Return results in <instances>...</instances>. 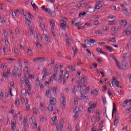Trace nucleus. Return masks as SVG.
Wrapping results in <instances>:
<instances>
[{
	"instance_id": "1",
	"label": "nucleus",
	"mask_w": 131,
	"mask_h": 131,
	"mask_svg": "<svg viewBox=\"0 0 131 131\" xmlns=\"http://www.w3.org/2000/svg\"><path fill=\"white\" fill-rule=\"evenodd\" d=\"M64 72V71L61 70L59 72V78L58 79V82H62L63 81V84H65L66 83V80L68 79V78L69 77V71H67L66 73L64 74V76L63 77V73Z\"/></svg>"
},
{
	"instance_id": "2",
	"label": "nucleus",
	"mask_w": 131,
	"mask_h": 131,
	"mask_svg": "<svg viewBox=\"0 0 131 131\" xmlns=\"http://www.w3.org/2000/svg\"><path fill=\"white\" fill-rule=\"evenodd\" d=\"M42 11H45L46 13H48L49 15H50V16H52V17H55L56 16V13L55 11H51V9L50 8H46L45 6H42L41 7Z\"/></svg>"
},
{
	"instance_id": "3",
	"label": "nucleus",
	"mask_w": 131,
	"mask_h": 131,
	"mask_svg": "<svg viewBox=\"0 0 131 131\" xmlns=\"http://www.w3.org/2000/svg\"><path fill=\"white\" fill-rule=\"evenodd\" d=\"M64 127V120L61 119L59 121V125H56L55 131H63Z\"/></svg>"
},
{
	"instance_id": "4",
	"label": "nucleus",
	"mask_w": 131,
	"mask_h": 131,
	"mask_svg": "<svg viewBox=\"0 0 131 131\" xmlns=\"http://www.w3.org/2000/svg\"><path fill=\"white\" fill-rule=\"evenodd\" d=\"M60 22V28L62 29V30H66V28H69V27L67 26V21L64 20H61Z\"/></svg>"
},
{
	"instance_id": "5",
	"label": "nucleus",
	"mask_w": 131,
	"mask_h": 131,
	"mask_svg": "<svg viewBox=\"0 0 131 131\" xmlns=\"http://www.w3.org/2000/svg\"><path fill=\"white\" fill-rule=\"evenodd\" d=\"M77 83L78 84V89H79V88H82V85H83L84 88H85V86L88 85L87 82H83V81H81L80 80H78V81L77 82Z\"/></svg>"
},
{
	"instance_id": "6",
	"label": "nucleus",
	"mask_w": 131,
	"mask_h": 131,
	"mask_svg": "<svg viewBox=\"0 0 131 131\" xmlns=\"http://www.w3.org/2000/svg\"><path fill=\"white\" fill-rule=\"evenodd\" d=\"M46 57H36L34 59V62H37L39 61L40 62H45V61H49L48 59H46Z\"/></svg>"
},
{
	"instance_id": "7",
	"label": "nucleus",
	"mask_w": 131,
	"mask_h": 131,
	"mask_svg": "<svg viewBox=\"0 0 131 131\" xmlns=\"http://www.w3.org/2000/svg\"><path fill=\"white\" fill-rule=\"evenodd\" d=\"M80 93L81 95H86V94H89L90 93V86H88L85 89L84 91L83 90H80Z\"/></svg>"
},
{
	"instance_id": "8",
	"label": "nucleus",
	"mask_w": 131,
	"mask_h": 131,
	"mask_svg": "<svg viewBox=\"0 0 131 131\" xmlns=\"http://www.w3.org/2000/svg\"><path fill=\"white\" fill-rule=\"evenodd\" d=\"M61 105L63 107H66V98L64 96L60 97Z\"/></svg>"
},
{
	"instance_id": "9",
	"label": "nucleus",
	"mask_w": 131,
	"mask_h": 131,
	"mask_svg": "<svg viewBox=\"0 0 131 131\" xmlns=\"http://www.w3.org/2000/svg\"><path fill=\"white\" fill-rule=\"evenodd\" d=\"M50 102V105L53 106L56 105V101L55 98L51 97Z\"/></svg>"
},
{
	"instance_id": "10",
	"label": "nucleus",
	"mask_w": 131,
	"mask_h": 131,
	"mask_svg": "<svg viewBox=\"0 0 131 131\" xmlns=\"http://www.w3.org/2000/svg\"><path fill=\"white\" fill-rule=\"evenodd\" d=\"M122 65L123 66V70H125V69H126L127 68V62H126V61H125V60L123 59L122 61Z\"/></svg>"
},
{
	"instance_id": "11",
	"label": "nucleus",
	"mask_w": 131,
	"mask_h": 131,
	"mask_svg": "<svg viewBox=\"0 0 131 131\" xmlns=\"http://www.w3.org/2000/svg\"><path fill=\"white\" fill-rule=\"evenodd\" d=\"M115 119L114 120V125H115V126H117V123H118V119L117 118H118V115L117 114H115Z\"/></svg>"
},
{
	"instance_id": "12",
	"label": "nucleus",
	"mask_w": 131,
	"mask_h": 131,
	"mask_svg": "<svg viewBox=\"0 0 131 131\" xmlns=\"http://www.w3.org/2000/svg\"><path fill=\"white\" fill-rule=\"evenodd\" d=\"M74 112L75 113V120H76V119H78V118H79V114H78V112L76 111V108L75 109Z\"/></svg>"
},
{
	"instance_id": "13",
	"label": "nucleus",
	"mask_w": 131,
	"mask_h": 131,
	"mask_svg": "<svg viewBox=\"0 0 131 131\" xmlns=\"http://www.w3.org/2000/svg\"><path fill=\"white\" fill-rule=\"evenodd\" d=\"M33 30H34L33 27H32V26H30L29 27L30 31L29 32V34L31 36H32V35H33Z\"/></svg>"
},
{
	"instance_id": "14",
	"label": "nucleus",
	"mask_w": 131,
	"mask_h": 131,
	"mask_svg": "<svg viewBox=\"0 0 131 131\" xmlns=\"http://www.w3.org/2000/svg\"><path fill=\"white\" fill-rule=\"evenodd\" d=\"M95 9L92 8L91 6H89L88 8V11H86V13H93V12H95Z\"/></svg>"
},
{
	"instance_id": "15",
	"label": "nucleus",
	"mask_w": 131,
	"mask_h": 131,
	"mask_svg": "<svg viewBox=\"0 0 131 131\" xmlns=\"http://www.w3.org/2000/svg\"><path fill=\"white\" fill-rule=\"evenodd\" d=\"M96 51L98 52V53H100V54H103V55L107 56V53L102 51V50L100 48H96Z\"/></svg>"
},
{
	"instance_id": "16",
	"label": "nucleus",
	"mask_w": 131,
	"mask_h": 131,
	"mask_svg": "<svg viewBox=\"0 0 131 131\" xmlns=\"http://www.w3.org/2000/svg\"><path fill=\"white\" fill-rule=\"evenodd\" d=\"M99 93V89H96L94 91H91V94L94 95V96H97Z\"/></svg>"
},
{
	"instance_id": "17",
	"label": "nucleus",
	"mask_w": 131,
	"mask_h": 131,
	"mask_svg": "<svg viewBox=\"0 0 131 131\" xmlns=\"http://www.w3.org/2000/svg\"><path fill=\"white\" fill-rule=\"evenodd\" d=\"M102 8V4H98L96 5H95L94 10H100Z\"/></svg>"
},
{
	"instance_id": "18",
	"label": "nucleus",
	"mask_w": 131,
	"mask_h": 131,
	"mask_svg": "<svg viewBox=\"0 0 131 131\" xmlns=\"http://www.w3.org/2000/svg\"><path fill=\"white\" fill-rule=\"evenodd\" d=\"M33 2H31V6L33 8V10H34V11H37L38 10V7H37V6H36V5H35V4H32Z\"/></svg>"
},
{
	"instance_id": "19",
	"label": "nucleus",
	"mask_w": 131,
	"mask_h": 131,
	"mask_svg": "<svg viewBox=\"0 0 131 131\" xmlns=\"http://www.w3.org/2000/svg\"><path fill=\"white\" fill-rule=\"evenodd\" d=\"M105 48L109 52H112V50H113V48H112L111 46H108L106 45L105 46Z\"/></svg>"
},
{
	"instance_id": "20",
	"label": "nucleus",
	"mask_w": 131,
	"mask_h": 131,
	"mask_svg": "<svg viewBox=\"0 0 131 131\" xmlns=\"http://www.w3.org/2000/svg\"><path fill=\"white\" fill-rule=\"evenodd\" d=\"M117 111V110H116V104H115V103H113V113H116V112Z\"/></svg>"
},
{
	"instance_id": "21",
	"label": "nucleus",
	"mask_w": 131,
	"mask_h": 131,
	"mask_svg": "<svg viewBox=\"0 0 131 131\" xmlns=\"http://www.w3.org/2000/svg\"><path fill=\"white\" fill-rule=\"evenodd\" d=\"M21 62L22 60L20 59H18L17 64H19L18 68H19V69H21V68H22V63H21Z\"/></svg>"
},
{
	"instance_id": "22",
	"label": "nucleus",
	"mask_w": 131,
	"mask_h": 131,
	"mask_svg": "<svg viewBox=\"0 0 131 131\" xmlns=\"http://www.w3.org/2000/svg\"><path fill=\"white\" fill-rule=\"evenodd\" d=\"M53 68L54 69V73L57 74V72H58V69L59 68V66L58 64H56L55 67H54Z\"/></svg>"
},
{
	"instance_id": "23",
	"label": "nucleus",
	"mask_w": 131,
	"mask_h": 131,
	"mask_svg": "<svg viewBox=\"0 0 131 131\" xmlns=\"http://www.w3.org/2000/svg\"><path fill=\"white\" fill-rule=\"evenodd\" d=\"M126 35H129L130 34V28L128 27L126 29Z\"/></svg>"
},
{
	"instance_id": "24",
	"label": "nucleus",
	"mask_w": 131,
	"mask_h": 131,
	"mask_svg": "<svg viewBox=\"0 0 131 131\" xmlns=\"http://www.w3.org/2000/svg\"><path fill=\"white\" fill-rule=\"evenodd\" d=\"M120 24H121V25H122L123 26H125L127 24V23L126 22V20H121Z\"/></svg>"
},
{
	"instance_id": "25",
	"label": "nucleus",
	"mask_w": 131,
	"mask_h": 131,
	"mask_svg": "<svg viewBox=\"0 0 131 131\" xmlns=\"http://www.w3.org/2000/svg\"><path fill=\"white\" fill-rule=\"evenodd\" d=\"M42 73V74H43V75L48 74V75H50V73L47 72V68H44L43 69Z\"/></svg>"
},
{
	"instance_id": "26",
	"label": "nucleus",
	"mask_w": 131,
	"mask_h": 131,
	"mask_svg": "<svg viewBox=\"0 0 131 131\" xmlns=\"http://www.w3.org/2000/svg\"><path fill=\"white\" fill-rule=\"evenodd\" d=\"M51 33H52L53 36H56V32H55V29L53 27H51Z\"/></svg>"
},
{
	"instance_id": "27",
	"label": "nucleus",
	"mask_w": 131,
	"mask_h": 131,
	"mask_svg": "<svg viewBox=\"0 0 131 131\" xmlns=\"http://www.w3.org/2000/svg\"><path fill=\"white\" fill-rule=\"evenodd\" d=\"M45 40H47V41H48V42H51V39L49 38L48 34H45Z\"/></svg>"
},
{
	"instance_id": "28",
	"label": "nucleus",
	"mask_w": 131,
	"mask_h": 131,
	"mask_svg": "<svg viewBox=\"0 0 131 131\" xmlns=\"http://www.w3.org/2000/svg\"><path fill=\"white\" fill-rule=\"evenodd\" d=\"M25 19L26 24H27V25H30V24H31V21H30V20L27 17H25Z\"/></svg>"
},
{
	"instance_id": "29",
	"label": "nucleus",
	"mask_w": 131,
	"mask_h": 131,
	"mask_svg": "<svg viewBox=\"0 0 131 131\" xmlns=\"http://www.w3.org/2000/svg\"><path fill=\"white\" fill-rule=\"evenodd\" d=\"M11 128L13 130H15L16 129V124L13 122L11 124Z\"/></svg>"
},
{
	"instance_id": "30",
	"label": "nucleus",
	"mask_w": 131,
	"mask_h": 131,
	"mask_svg": "<svg viewBox=\"0 0 131 131\" xmlns=\"http://www.w3.org/2000/svg\"><path fill=\"white\" fill-rule=\"evenodd\" d=\"M52 90L53 91V93L54 94V95H57V93H58V89H57V88L56 87H53Z\"/></svg>"
},
{
	"instance_id": "31",
	"label": "nucleus",
	"mask_w": 131,
	"mask_h": 131,
	"mask_svg": "<svg viewBox=\"0 0 131 131\" xmlns=\"http://www.w3.org/2000/svg\"><path fill=\"white\" fill-rule=\"evenodd\" d=\"M27 54L28 55V56H32V51L31 50V49H28L27 50Z\"/></svg>"
},
{
	"instance_id": "32",
	"label": "nucleus",
	"mask_w": 131,
	"mask_h": 131,
	"mask_svg": "<svg viewBox=\"0 0 131 131\" xmlns=\"http://www.w3.org/2000/svg\"><path fill=\"white\" fill-rule=\"evenodd\" d=\"M47 109H48L49 111L50 112H52L53 110H54V107L52 106V105H49V107H47Z\"/></svg>"
},
{
	"instance_id": "33",
	"label": "nucleus",
	"mask_w": 131,
	"mask_h": 131,
	"mask_svg": "<svg viewBox=\"0 0 131 131\" xmlns=\"http://www.w3.org/2000/svg\"><path fill=\"white\" fill-rule=\"evenodd\" d=\"M25 78H26V76H24L23 78H20L21 84H23L25 82Z\"/></svg>"
},
{
	"instance_id": "34",
	"label": "nucleus",
	"mask_w": 131,
	"mask_h": 131,
	"mask_svg": "<svg viewBox=\"0 0 131 131\" xmlns=\"http://www.w3.org/2000/svg\"><path fill=\"white\" fill-rule=\"evenodd\" d=\"M115 84L117 88H119L120 89H121V88H122L121 86H119V82H118V81H116L115 82Z\"/></svg>"
},
{
	"instance_id": "35",
	"label": "nucleus",
	"mask_w": 131,
	"mask_h": 131,
	"mask_svg": "<svg viewBox=\"0 0 131 131\" xmlns=\"http://www.w3.org/2000/svg\"><path fill=\"white\" fill-rule=\"evenodd\" d=\"M71 70H72V71H75L76 70V67H75V64L73 63L71 67Z\"/></svg>"
},
{
	"instance_id": "36",
	"label": "nucleus",
	"mask_w": 131,
	"mask_h": 131,
	"mask_svg": "<svg viewBox=\"0 0 131 131\" xmlns=\"http://www.w3.org/2000/svg\"><path fill=\"white\" fill-rule=\"evenodd\" d=\"M85 14H86V12H81L78 15V17L79 18H80V17H81V16H85Z\"/></svg>"
},
{
	"instance_id": "37",
	"label": "nucleus",
	"mask_w": 131,
	"mask_h": 131,
	"mask_svg": "<svg viewBox=\"0 0 131 131\" xmlns=\"http://www.w3.org/2000/svg\"><path fill=\"white\" fill-rule=\"evenodd\" d=\"M123 14L126 15V16H128V12H127V9H125L123 10Z\"/></svg>"
},
{
	"instance_id": "38",
	"label": "nucleus",
	"mask_w": 131,
	"mask_h": 131,
	"mask_svg": "<svg viewBox=\"0 0 131 131\" xmlns=\"http://www.w3.org/2000/svg\"><path fill=\"white\" fill-rule=\"evenodd\" d=\"M51 92H52V91H51L50 90L46 91V96H47L48 98H49V95H50V93H51Z\"/></svg>"
},
{
	"instance_id": "39",
	"label": "nucleus",
	"mask_w": 131,
	"mask_h": 131,
	"mask_svg": "<svg viewBox=\"0 0 131 131\" xmlns=\"http://www.w3.org/2000/svg\"><path fill=\"white\" fill-rule=\"evenodd\" d=\"M89 42H90V43H95V42H96V40L95 39H89L88 41V43H89Z\"/></svg>"
},
{
	"instance_id": "40",
	"label": "nucleus",
	"mask_w": 131,
	"mask_h": 131,
	"mask_svg": "<svg viewBox=\"0 0 131 131\" xmlns=\"http://www.w3.org/2000/svg\"><path fill=\"white\" fill-rule=\"evenodd\" d=\"M28 17L29 18H30V19H31V20H33V16H32L31 13H30V12H28Z\"/></svg>"
},
{
	"instance_id": "41",
	"label": "nucleus",
	"mask_w": 131,
	"mask_h": 131,
	"mask_svg": "<svg viewBox=\"0 0 131 131\" xmlns=\"http://www.w3.org/2000/svg\"><path fill=\"white\" fill-rule=\"evenodd\" d=\"M86 52H87V53H88V56L89 57L92 56V53L91 52V51H90V50L86 49Z\"/></svg>"
},
{
	"instance_id": "42",
	"label": "nucleus",
	"mask_w": 131,
	"mask_h": 131,
	"mask_svg": "<svg viewBox=\"0 0 131 131\" xmlns=\"http://www.w3.org/2000/svg\"><path fill=\"white\" fill-rule=\"evenodd\" d=\"M50 25L51 27H54L55 26V22L54 21V20H51L50 21Z\"/></svg>"
},
{
	"instance_id": "43",
	"label": "nucleus",
	"mask_w": 131,
	"mask_h": 131,
	"mask_svg": "<svg viewBox=\"0 0 131 131\" xmlns=\"http://www.w3.org/2000/svg\"><path fill=\"white\" fill-rule=\"evenodd\" d=\"M108 41L110 42H115L116 41V39L115 37L111 38L110 40H108Z\"/></svg>"
},
{
	"instance_id": "44",
	"label": "nucleus",
	"mask_w": 131,
	"mask_h": 131,
	"mask_svg": "<svg viewBox=\"0 0 131 131\" xmlns=\"http://www.w3.org/2000/svg\"><path fill=\"white\" fill-rule=\"evenodd\" d=\"M128 102H129L128 100H127V99L126 101H125L122 107H126V106L127 105V104H128Z\"/></svg>"
},
{
	"instance_id": "45",
	"label": "nucleus",
	"mask_w": 131,
	"mask_h": 131,
	"mask_svg": "<svg viewBox=\"0 0 131 131\" xmlns=\"http://www.w3.org/2000/svg\"><path fill=\"white\" fill-rule=\"evenodd\" d=\"M12 15L13 17H16L17 16V13H16V10L12 11Z\"/></svg>"
},
{
	"instance_id": "46",
	"label": "nucleus",
	"mask_w": 131,
	"mask_h": 131,
	"mask_svg": "<svg viewBox=\"0 0 131 131\" xmlns=\"http://www.w3.org/2000/svg\"><path fill=\"white\" fill-rule=\"evenodd\" d=\"M102 101H103V104L104 105H105V104L107 103V100H106V98L103 97V96H102Z\"/></svg>"
},
{
	"instance_id": "47",
	"label": "nucleus",
	"mask_w": 131,
	"mask_h": 131,
	"mask_svg": "<svg viewBox=\"0 0 131 131\" xmlns=\"http://www.w3.org/2000/svg\"><path fill=\"white\" fill-rule=\"evenodd\" d=\"M95 34H103V32H102V30H99L96 32H95Z\"/></svg>"
},
{
	"instance_id": "48",
	"label": "nucleus",
	"mask_w": 131,
	"mask_h": 131,
	"mask_svg": "<svg viewBox=\"0 0 131 131\" xmlns=\"http://www.w3.org/2000/svg\"><path fill=\"white\" fill-rule=\"evenodd\" d=\"M71 70V67H70V66H68L66 69V72H67V71H69V73H70Z\"/></svg>"
},
{
	"instance_id": "49",
	"label": "nucleus",
	"mask_w": 131,
	"mask_h": 131,
	"mask_svg": "<svg viewBox=\"0 0 131 131\" xmlns=\"http://www.w3.org/2000/svg\"><path fill=\"white\" fill-rule=\"evenodd\" d=\"M38 112V110L36 108H34L33 111V113L34 114H37V112Z\"/></svg>"
},
{
	"instance_id": "50",
	"label": "nucleus",
	"mask_w": 131,
	"mask_h": 131,
	"mask_svg": "<svg viewBox=\"0 0 131 131\" xmlns=\"http://www.w3.org/2000/svg\"><path fill=\"white\" fill-rule=\"evenodd\" d=\"M37 38H38V40H41L42 37L40 34H38Z\"/></svg>"
},
{
	"instance_id": "51",
	"label": "nucleus",
	"mask_w": 131,
	"mask_h": 131,
	"mask_svg": "<svg viewBox=\"0 0 131 131\" xmlns=\"http://www.w3.org/2000/svg\"><path fill=\"white\" fill-rule=\"evenodd\" d=\"M76 92H77V90H76V85H75L74 86V88L73 89V93H74V94H75Z\"/></svg>"
},
{
	"instance_id": "52",
	"label": "nucleus",
	"mask_w": 131,
	"mask_h": 131,
	"mask_svg": "<svg viewBox=\"0 0 131 131\" xmlns=\"http://www.w3.org/2000/svg\"><path fill=\"white\" fill-rule=\"evenodd\" d=\"M26 110L27 111H29L30 110V106L28 104H26Z\"/></svg>"
},
{
	"instance_id": "53",
	"label": "nucleus",
	"mask_w": 131,
	"mask_h": 131,
	"mask_svg": "<svg viewBox=\"0 0 131 131\" xmlns=\"http://www.w3.org/2000/svg\"><path fill=\"white\" fill-rule=\"evenodd\" d=\"M70 42H71V40L69 38H67L66 40V43H67V45L70 44Z\"/></svg>"
},
{
	"instance_id": "54",
	"label": "nucleus",
	"mask_w": 131,
	"mask_h": 131,
	"mask_svg": "<svg viewBox=\"0 0 131 131\" xmlns=\"http://www.w3.org/2000/svg\"><path fill=\"white\" fill-rule=\"evenodd\" d=\"M87 97L83 95H82V96H80V100H83L84 99H86Z\"/></svg>"
},
{
	"instance_id": "55",
	"label": "nucleus",
	"mask_w": 131,
	"mask_h": 131,
	"mask_svg": "<svg viewBox=\"0 0 131 131\" xmlns=\"http://www.w3.org/2000/svg\"><path fill=\"white\" fill-rule=\"evenodd\" d=\"M91 107L92 109H94V108H96V107H97V104H96V103H93L91 105Z\"/></svg>"
},
{
	"instance_id": "56",
	"label": "nucleus",
	"mask_w": 131,
	"mask_h": 131,
	"mask_svg": "<svg viewBox=\"0 0 131 131\" xmlns=\"http://www.w3.org/2000/svg\"><path fill=\"white\" fill-rule=\"evenodd\" d=\"M57 123H58V121H53L52 123V125H56V127L57 126Z\"/></svg>"
},
{
	"instance_id": "57",
	"label": "nucleus",
	"mask_w": 131,
	"mask_h": 131,
	"mask_svg": "<svg viewBox=\"0 0 131 131\" xmlns=\"http://www.w3.org/2000/svg\"><path fill=\"white\" fill-rule=\"evenodd\" d=\"M26 93H27L26 90H25V89H23V90H21V94H22L23 95H25V94H26Z\"/></svg>"
},
{
	"instance_id": "58",
	"label": "nucleus",
	"mask_w": 131,
	"mask_h": 131,
	"mask_svg": "<svg viewBox=\"0 0 131 131\" xmlns=\"http://www.w3.org/2000/svg\"><path fill=\"white\" fill-rule=\"evenodd\" d=\"M127 58V53H124L123 55V59H126Z\"/></svg>"
},
{
	"instance_id": "59",
	"label": "nucleus",
	"mask_w": 131,
	"mask_h": 131,
	"mask_svg": "<svg viewBox=\"0 0 131 131\" xmlns=\"http://www.w3.org/2000/svg\"><path fill=\"white\" fill-rule=\"evenodd\" d=\"M28 88L29 89L28 91L30 92V91L31 90V89H32L31 84H28Z\"/></svg>"
},
{
	"instance_id": "60",
	"label": "nucleus",
	"mask_w": 131,
	"mask_h": 131,
	"mask_svg": "<svg viewBox=\"0 0 131 131\" xmlns=\"http://www.w3.org/2000/svg\"><path fill=\"white\" fill-rule=\"evenodd\" d=\"M76 131H80L79 125H76Z\"/></svg>"
},
{
	"instance_id": "61",
	"label": "nucleus",
	"mask_w": 131,
	"mask_h": 131,
	"mask_svg": "<svg viewBox=\"0 0 131 131\" xmlns=\"http://www.w3.org/2000/svg\"><path fill=\"white\" fill-rule=\"evenodd\" d=\"M84 25L86 26L91 27V26H92V23H85L84 24Z\"/></svg>"
},
{
	"instance_id": "62",
	"label": "nucleus",
	"mask_w": 131,
	"mask_h": 131,
	"mask_svg": "<svg viewBox=\"0 0 131 131\" xmlns=\"http://www.w3.org/2000/svg\"><path fill=\"white\" fill-rule=\"evenodd\" d=\"M109 28V27H107V26H104L102 28L103 30H104L105 31H106V30H108V29Z\"/></svg>"
},
{
	"instance_id": "63",
	"label": "nucleus",
	"mask_w": 131,
	"mask_h": 131,
	"mask_svg": "<svg viewBox=\"0 0 131 131\" xmlns=\"http://www.w3.org/2000/svg\"><path fill=\"white\" fill-rule=\"evenodd\" d=\"M85 27L84 26H81V27H78V29H81V30H83L85 29Z\"/></svg>"
},
{
	"instance_id": "64",
	"label": "nucleus",
	"mask_w": 131,
	"mask_h": 131,
	"mask_svg": "<svg viewBox=\"0 0 131 131\" xmlns=\"http://www.w3.org/2000/svg\"><path fill=\"white\" fill-rule=\"evenodd\" d=\"M52 120H53V121H57V116H54L52 118Z\"/></svg>"
}]
</instances>
